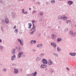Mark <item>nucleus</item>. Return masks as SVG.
<instances>
[{"instance_id": "nucleus-1", "label": "nucleus", "mask_w": 76, "mask_h": 76, "mask_svg": "<svg viewBox=\"0 0 76 76\" xmlns=\"http://www.w3.org/2000/svg\"><path fill=\"white\" fill-rule=\"evenodd\" d=\"M58 18L59 19L62 20L65 22H66V21L67 20V17L65 15L59 16L58 17Z\"/></svg>"}, {"instance_id": "nucleus-2", "label": "nucleus", "mask_w": 76, "mask_h": 76, "mask_svg": "<svg viewBox=\"0 0 76 76\" xmlns=\"http://www.w3.org/2000/svg\"><path fill=\"white\" fill-rule=\"evenodd\" d=\"M23 54V52L22 51H20L18 54L17 57L18 58H20L22 56V55Z\"/></svg>"}, {"instance_id": "nucleus-3", "label": "nucleus", "mask_w": 76, "mask_h": 76, "mask_svg": "<svg viewBox=\"0 0 76 76\" xmlns=\"http://www.w3.org/2000/svg\"><path fill=\"white\" fill-rule=\"evenodd\" d=\"M18 41L19 43H20V45L22 46L23 45V40H21L20 39H18Z\"/></svg>"}, {"instance_id": "nucleus-4", "label": "nucleus", "mask_w": 76, "mask_h": 76, "mask_svg": "<svg viewBox=\"0 0 76 76\" xmlns=\"http://www.w3.org/2000/svg\"><path fill=\"white\" fill-rule=\"evenodd\" d=\"M15 48L17 50L18 52H19V51H22V47L20 46H19L18 47L16 46Z\"/></svg>"}, {"instance_id": "nucleus-5", "label": "nucleus", "mask_w": 76, "mask_h": 76, "mask_svg": "<svg viewBox=\"0 0 76 76\" xmlns=\"http://www.w3.org/2000/svg\"><path fill=\"white\" fill-rule=\"evenodd\" d=\"M48 64L49 66H52L53 64H54V63L51 60H49L48 61Z\"/></svg>"}, {"instance_id": "nucleus-6", "label": "nucleus", "mask_w": 76, "mask_h": 76, "mask_svg": "<svg viewBox=\"0 0 76 76\" xmlns=\"http://www.w3.org/2000/svg\"><path fill=\"white\" fill-rule=\"evenodd\" d=\"M50 45L51 46H53V48H56V47H57V45H56V44L53 42H51L50 43Z\"/></svg>"}, {"instance_id": "nucleus-7", "label": "nucleus", "mask_w": 76, "mask_h": 76, "mask_svg": "<svg viewBox=\"0 0 76 76\" xmlns=\"http://www.w3.org/2000/svg\"><path fill=\"white\" fill-rule=\"evenodd\" d=\"M16 58V55H13L11 57V61H13L15 60Z\"/></svg>"}, {"instance_id": "nucleus-8", "label": "nucleus", "mask_w": 76, "mask_h": 76, "mask_svg": "<svg viewBox=\"0 0 76 76\" xmlns=\"http://www.w3.org/2000/svg\"><path fill=\"white\" fill-rule=\"evenodd\" d=\"M47 67V65L46 64H42L40 66V67L41 69H44Z\"/></svg>"}, {"instance_id": "nucleus-9", "label": "nucleus", "mask_w": 76, "mask_h": 76, "mask_svg": "<svg viewBox=\"0 0 76 76\" xmlns=\"http://www.w3.org/2000/svg\"><path fill=\"white\" fill-rule=\"evenodd\" d=\"M12 53V54H13V55H15L16 53V49H13L12 51L11 52Z\"/></svg>"}, {"instance_id": "nucleus-10", "label": "nucleus", "mask_w": 76, "mask_h": 76, "mask_svg": "<svg viewBox=\"0 0 76 76\" xmlns=\"http://www.w3.org/2000/svg\"><path fill=\"white\" fill-rule=\"evenodd\" d=\"M43 63L45 64H46L48 63V62L47 61V60L45 59H43L42 60Z\"/></svg>"}, {"instance_id": "nucleus-11", "label": "nucleus", "mask_w": 76, "mask_h": 76, "mask_svg": "<svg viewBox=\"0 0 76 76\" xmlns=\"http://www.w3.org/2000/svg\"><path fill=\"white\" fill-rule=\"evenodd\" d=\"M67 3L70 6L71 5H72L73 3V2L72 1H67Z\"/></svg>"}, {"instance_id": "nucleus-12", "label": "nucleus", "mask_w": 76, "mask_h": 76, "mask_svg": "<svg viewBox=\"0 0 76 76\" xmlns=\"http://www.w3.org/2000/svg\"><path fill=\"white\" fill-rule=\"evenodd\" d=\"M35 31H36V29H34L31 32H30L29 34L30 35H34V32Z\"/></svg>"}, {"instance_id": "nucleus-13", "label": "nucleus", "mask_w": 76, "mask_h": 76, "mask_svg": "<svg viewBox=\"0 0 76 76\" xmlns=\"http://www.w3.org/2000/svg\"><path fill=\"white\" fill-rule=\"evenodd\" d=\"M5 23L6 24H8V23H9V19L7 18H6L5 19Z\"/></svg>"}, {"instance_id": "nucleus-14", "label": "nucleus", "mask_w": 76, "mask_h": 76, "mask_svg": "<svg viewBox=\"0 0 76 76\" xmlns=\"http://www.w3.org/2000/svg\"><path fill=\"white\" fill-rule=\"evenodd\" d=\"M18 71L17 69H14V74H18Z\"/></svg>"}, {"instance_id": "nucleus-15", "label": "nucleus", "mask_w": 76, "mask_h": 76, "mask_svg": "<svg viewBox=\"0 0 76 76\" xmlns=\"http://www.w3.org/2000/svg\"><path fill=\"white\" fill-rule=\"evenodd\" d=\"M69 54L71 56H75L76 54V53H70Z\"/></svg>"}, {"instance_id": "nucleus-16", "label": "nucleus", "mask_w": 76, "mask_h": 76, "mask_svg": "<svg viewBox=\"0 0 76 76\" xmlns=\"http://www.w3.org/2000/svg\"><path fill=\"white\" fill-rule=\"evenodd\" d=\"M42 45H43L42 44L40 43L37 45V48H39V47H41L42 46Z\"/></svg>"}, {"instance_id": "nucleus-17", "label": "nucleus", "mask_w": 76, "mask_h": 76, "mask_svg": "<svg viewBox=\"0 0 76 76\" xmlns=\"http://www.w3.org/2000/svg\"><path fill=\"white\" fill-rule=\"evenodd\" d=\"M53 55L55 57H58V54L57 53H53Z\"/></svg>"}, {"instance_id": "nucleus-18", "label": "nucleus", "mask_w": 76, "mask_h": 76, "mask_svg": "<svg viewBox=\"0 0 76 76\" xmlns=\"http://www.w3.org/2000/svg\"><path fill=\"white\" fill-rule=\"evenodd\" d=\"M35 26H34V24H33V27H32V28H31V29L30 30V31H32V30H33V29H35Z\"/></svg>"}, {"instance_id": "nucleus-19", "label": "nucleus", "mask_w": 76, "mask_h": 76, "mask_svg": "<svg viewBox=\"0 0 76 76\" xmlns=\"http://www.w3.org/2000/svg\"><path fill=\"white\" fill-rule=\"evenodd\" d=\"M56 37V36L54 34H52L51 35V38L52 39H53L54 38Z\"/></svg>"}, {"instance_id": "nucleus-20", "label": "nucleus", "mask_w": 76, "mask_h": 76, "mask_svg": "<svg viewBox=\"0 0 76 76\" xmlns=\"http://www.w3.org/2000/svg\"><path fill=\"white\" fill-rule=\"evenodd\" d=\"M62 40V39H61V38H59L57 39V41L58 42H60Z\"/></svg>"}, {"instance_id": "nucleus-21", "label": "nucleus", "mask_w": 76, "mask_h": 76, "mask_svg": "<svg viewBox=\"0 0 76 76\" xmlns=\"http://www.w3.org/2000/svg\"><path fill=\"white\" fill-rule=\"evenodd\" d=\"M66 23H67V24H70L71 23V21L70 20H67Z\"/></svg>"}, {"instance_id": "nucleus-22", "label": "nucleus", "mask_w": 76, "mask_h": 76, "mask_svg": "<svg viewBox=\"0 0 76 76\" xmlns=\"http://www.w3.org/2000/svg\"><path fill=\"white\" fill-rule=\"evenodd\" d=\"M41 59V57H38L36 58V60H37V61H39Z\"/></svg>"}, {"instance_id": "nucleus-23", "label": "nucleus", "mask_w": 76, "mask_h": 76, "mask_svg": "<svg viewBox=\"0 0 76 76\" xmlns=\"http://www.w3.org/2000/svg\"><path fill=\"white\" fill-rule=\"evenodd\" d=\"M14 32L15 34H17L18 32V29H15L14 31Z\"/></svg>"}, {"instance_id": "nucleus-24", "label": "nucleus", "mask_w": 76, "mask_h": 76, "mask_svg": "<svg viewBox=\"0 0 76 76\" xmlns=\"http://www.w3.org/2000/svg\"><path fill=\"white\" fill-rule=\"evenodd\" d=\"M69 34H70L71 35V37H72V35L73 34V33L72 31H70L69 32Z\"/></svg>"}, {"instance_id": "nucleus-25", "label": "nucleus", "mask_w": 76, "mask_h": 76, "mask_svg": "<svg viewBox=\"0 0 76 76\" xmlns=\"http://www.w3.org/2000/svg\"><path fill=\"white\" fill-rule=\"evenodd\" d=\"M76 32L73 33V34L72 35V37H76Z\"/></svg>"}, {"instance_id": "nucleus-26", "label": "nucleus", "mask_w": 76, "mask_h": 76, "mask_svg": "<svg viewBox=\"0 0 76 76\" xmlns=\"http://www.w3.org/2000/svg\"><path fill=\"white\" fill-rule=\"evenodd\" d=\"M32 14H36L37 13V11L35 10H34L32 12Z\"/></svg>"}, {"instance_id": "nucleus-27", "label": "nucleus", "mask_w": 76, "mask_h": 76, "mask_svg": "<svg viewBox=\"0 0 76 76\" xmlns=\"http://www.w3.org/2000/svg\"><path fill=\"white\" fill-rule=\"evenodd\" d=\"M29 26V27H28V28H29V29H31V26H32V24H31V23H28Z\"/></svg>"}, {"instance_id": "nucleus-28", "label": "nucleus", "mask_w": 76, "mask_h": 76, "mask_svg": "<svg viewBox=\"0 0 76 76\" xmlns=\"http://www.w3.org/2000/svg\"><path fill=\"white\" fill-rule=\"evenodd\" d=\"M57 50L58 51H61V48H60L58 47L57 48Z\"/></svg>"}, {"instance_id": "nucleus-29", "label": "nucleus", "mask_w": 76, "mask_h": 76, "mask_svg": "<svg viewBox=\"0 0 76 76\" xmlns=\"http://www.w3.org/2000/svg\"><path fill=\"white\" fill-rule=\"evenodd\" d=\"M44 55H45V53H42L40 55V56L41 57H42Z\"/></svg>"}, {"instance_id": "nucleus-30", "label": "nucleus", "mask_w": 76, "mask_h": 76, "mask_svg": "<svg viewBox=\"0 0 76 76\" xmlns=\"http://www.w3.org/2000/svg\"><path fill=\"white\" fill-rule=\"evenodd\" d=\"M37 72H35L33 74L34 76H37Z\"/></svg>"}, {"instance_id": "nucleus-31", "label": "nucleus", "mask_w": 76, "mask_h": 76, "mask_svg": "<svg viewBox=\"0 0 76 76\" xmlns=\"http://www.w3.org/2000/svg\"><path fill=\"white\" fill-rule=\"evenodd\" d=\"M3 47L0 45V50H3Z\"/></svg>"}, {"instance_id": "nucleus-32", "label": "nucleus", "mask_w": 76, "mask_h": 76, "mask_svg": "<svg viewBox=\"0 0 76 76\" xmlns=\"http://www.w3.org/2000/svg\"><path fill=\"white\" fill-rule=\"evenodd\" d=\"M65 32H67L68 31V28H66L64 31Z\"/></svg>"}, {"instance_id": "nucleus-33", "label": "nucleus", "mask_w": 76, "mask_h": 76, "mask_svg": "<svg viewBox=\"0 0 76 76\" xmlns=\"http://www.w3.org/2000/svg\"><path fill=\"white\" fill-rule=\"evenodd\" d=\"M32 23V24H34V23H35L36 22V21L34 20H33L32 21H31Z\"/></svg>"}, {"instance_id": "nucleus-34", "label": "nucleus", "mask_w": 76, "mask_h": 76, "mask_svg": "<svg viewBox=\"0 0 76 76\" xmlns=\"http://www.w3.org/2000/svg\"><path fill=\"white\" fill-rule=\"evenodd\" d=\"M43 12H40V16H42L43 15Z\"/></svg>"}, {"instance_id": "nucleus-35", "label": "nucleus", "mask_w": 76, "mask_h": 76, "mask_svg": "<svg viewBox=\"0 0 76 76\" xmlns=\"http://www.w3.org/2000/svg\"><path fill=\"white\" fill-rule=\"evenodd\" d=\"M1 31H2V32H4V30H3V27L1 26Z\"/></svg>"}, {"instance_id": "nucleus-36", "label": "nucleus", "mask_w": 76, "mask_h": 76, "mask_svg": "<svg viewBox=\"0 0 76 76\" xmlns=\"http://www.w3.org/2000/svg\"><path fill=\"white\" fill-rule=\"evenodd\" d=\"M2 70L3 72H6V70H7V69L6 68H4Z\"/></svg>"}, {"instance_id": "nucleus-37", "label": "nucleus", "mask_w": 76, "mask_h": 76, "mask_svg": "<svg viewBox=\"0 0 76 76\" xmlns=\"http://www.w3.org/2000/svg\"><path fill=\"white\" fill-rule=\"evenodd\" d=\"M51 3L53 4V3H55V0H52L51 1Z\"/></svg>"}, {"instance_id": "nucleus-38", "label": "nucleus", "mask_w": 76, "mask_h": 76, "mask_svg": "<svg viewBox=\"0 0 76 76\" xmlns=\"http://www.w3.org/2000/svg\"><path fill=\"white\" fill-rule=\"evenodd\" d=\"M23 13L24 15H26V14H27V13H28V12L26 11V12H24Z\"/></svg>"}, {"instance_id": "nucleus-39", "label": "nucleus", "mask_w": 76, "mask_h": 76, "mask_svg": "<svg viewBox=\"0 0 76 76\" xmlns=\"http://www.w3.org/2000/svg\"><path fill=\"white\" fill-rule=\"evenodd\" d=\"M39 20V21L41 22V21L42 20V19L41 18H40Z\"/></svg>"}, {"instance_id": "nucleus-40", "label": "nucleus", "mask_w": 76, "mask_h": 76, "mask_svg": "<svg viewBox=\"0 0 76 76\" xmlns=\"http://www.w3.org/2000/svg\"><path fill=\"white\" fill-rule=\"evenodd\" d=\"M32 42H33V40H31L30 42V43L31 44H32Z\"/></svg>"}, {"instance_id": "nucleus-41", "label": "nucleus", "mask_w": 76, "mask_h": 76, "mask_svg": "<svg viewBox=\"0 0 76 76\" xmlns=\"http://www.w3.org/2000/svg\"><path fill=\"white\" fill-rule=\"evenodd\" d=\"M50 73H53V72H54V70H53L52 69H51V71H50Z\"/></svg>"}, {"instance_id": "nucleus-42", "label": "nucleus", "mask_w": 76, "mask_h": 76, "mask_svg": "<svg viewBox=\"0 0 76 76\" xmlns=\"http://www.w3.org/2000/svg\"><path fill=\"white\" fill-rule=\"evenodd\" d=\"M32 50L33 51V52H36V50H35V49H33Z\"/></svg>"}, {"instance_id": "nucleus-43", "label": "nucleus", "mask_w": 76, "mask_h": 76, "mask_svg": "<svg viewBox=\"0 0 76 76\" xmlns=\"http://www.w3.org/2000/svg\"><path fill=\"white\" fill-rule=\"evenodd\" d=\"M12 66H16V64H15V63H14V64H12Z\"/></svg>"}, {"instance_id": "nucleus-44", "label": "nucleus", "mask_w": 76, "mask_h": 76, "mask_svg": "<svg viewBox=\"0 0 76 76\" xmlns=\"http://www.w3.org/2000/svg\"><path fill=\"white\" fill-rule=\"evenodd\" d=\"M24 9H22V12H23V13L24 12Z\"/></svg>"}, {"instance_id": "nucleus-45", "label": "nucleus", "mask_w": 76, "mask_h": 76, "mask_svg": "<svg viewBox=\"0 0 76 76\" xmlns=\"http://www.w3.org/2000/svg\"><path fill=\"white\" fill-rule=\"evenodd\" d=\"M13 28V29H16V25Z\"/></svg>"}, {"instance_id": "nucleus-46", "label": "nucleus", "mask_w": 76, "mask_h": 76, "mask_svg": "<svg viewBox=\"0 0 76 76\" xmlns=\"http://www.w3.org/2000/svg\"><path fill=\"white\" fill-rule=\"evenodd\" d=\"M36 40H33V42L34 43V44H35V43H36Z\"/></svg>"}, {"instance_id": "nucleus-47", "label": "nucleus", "mask_w": 76, "mask_h": 76, "mask_svg": "<svg viewBox=\"0 0 76 76\" xmlns=\"http://www.w3.org/2000/svg\"><path fill=\"white\" fill-rule=\"evenodd\" d=\"M2 42V40L1 39H0V43H1Z\"/></svg>"}, {"instance_id": "nucleus-48", "label": "nucleus", "mask_w": 76, "mask_h": 76, "mask_svg": "<svg viewBox=\"0 0 76 76\" xmlns=\"http://www.w3.org/2000/svg\"><path fill=\"white\" fill-rule=\"evenodd\" d=\"M37 3L38 4H40V3H41V2H37Z\"/></svg>"}, {"instance_id": "nucleus-49", "label": "nucleus", "mask_w": 76, "mask_h": 76, "mask_svg": "<svg viewBox=\"0 0 76 76\" xmlns=\"http://www.w3.org/2000/svg\"><path fill=\"white\" fill-rule=\"evenodd\" d=\"M66 69H67V70H69V68L68 67L66 68Z\"/></svg>"}, {"instance_id": "nucleus-50", "label": "nucleus", "mask_w": 76, "mask_h": 76, "mask_svg": "<svg viewBox=\"0 0 76 76\" xmlns=\"http://www.w3.org/2000/svg\"><path fill=\"white\" fill-rule=\"evenodd\" d=\"M0 2H1V3H3V1H2V0H0Z\"/></svg>"}, {"instance_id": "nucleus-51", "label": "nucleus", "mask_w": 76, "mask_h": 76, "mask_svg": "<svg viewBox=\"0 0 76 76\" xmlns=\"http://www.w3.org/2000/svg\"><path fill=\"white\" fill-rule=\"evenodd\" d=\"M49 4V2H46L47 4Z\"/></svg>"}, {"instance_id": "nucleus-52", "label": "nucleus", "mask_w": 76, "mask_h": 76, "mask_svg": "<svg viewBox=\"0 0 76 76\" xmlns=\"http://www.w3.org/2000/svg\"><path fill=\"white\" fill-rule=\"evenodd\" d=\"M2 22H4V20H2Z\"/></svg>"}, {"instance_id": "nucleus-53", "label": "nucleus", "mask_w": 76, "mask_h": 76, "mask_svg": "<svg viewBox=\"0 0 76 76\" xmlns=\"http://www.w3.org/2000/svg\"><path fill=\"white\" fill-rule=\"evenodd\" d=\"M22 32H21V31H20V32H19V34H22Z\"/></svg>"}, {"instance_id": "nucleus-54", "label": "nucleus", "mask_w": 76, "mask_h": 76, "mask_svg": "<svg viewBox=\"0 0 76 76\" xmlns=\"http://www.w3.org/2000/svg\"><path fill=\"white\" fill-rule=\"evenodd\" d=\"M29 10H31V8H29Z\"/></svg>"}, {"instance_id": "nucleus-55", "label": "nucleus", "mask_w": 76, "mask_h": 76, "mask_svg": "<svg viewBox=\"0 0 76 76\" xmlns=\"http://www.w3.org/2000/svg\"><path fill=\"white\" fill-rule=\"evenodd\" d=\"M39 36H41V34H39Z\"/></svg>"}, {"instance_id": "nucleus-56", "label": "nucleus", "mask_w": 76, "mask_h": 76, "mask_svg": "<svg viewBox=\"0 0 76 76\" xmlns=\"http://www.w3.org/2000/svg\"><path fill=\"white\" fill-rule=\"evenodd\" d=\"M59 0V1H61V0Z\"/></svg>"}, {"instance_id": "nucleus-57", "label": "nucleus", "mask_w": 76, "mask_h": 76, "mask_svg": "<svg viewBox=\"0 0 76 76\" xmlns=\"http://www.w3.org/2000/svg\"><path fill=\"white\" fill-rule=\"evenodd\" d=\"M21 0V1H23V0Z\"/></svg>"}, {"instance_id": "nucleus-58", "label": "nucleus", "mask_w": 76, "mask_h": 76, "mask_svg": "<svg viewBox=\"0 0 76 76\" xmlns=\"http://www.w3.org/2000/svg\"><path fill=\"white\" fill-rule=\"evenodd\" d=\"M33 0V1H34L35 0Z\"/></svg>"}]
</instances>
